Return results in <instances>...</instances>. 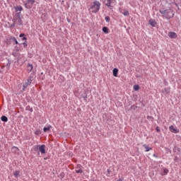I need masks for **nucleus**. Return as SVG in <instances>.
I'll list each match as a JSON object with an SVG mask.
<instances>
[{"label": "nucleus", "mask_w": 181, "mask_h": 181, "mask_svg": "<svg viewBox=\"0 0 181 181\" xmlns=\"http://www.w3.org/2000/svg\"><path fill=\"white\" fill-rule=\"evenodd\" d=\"M10 40H11V42H14L16 45L19 44V42H18V40H16V38L15 37H11L10 38Z\"/></svg>", "instance_id": "4468645a"}, {"label": "nucleus", "mask_w": 181, "mask_h": 181, "mask_svg": "<svg viewBox=\"0 0 181 181\" xmlns=\"http://www.w3.org/2000/svg\"><path fill=\"white\" fill-rule=\"evenodd\" d=\"M148 23H149V25H151L153 28H155V26H156V21L153 19H150L149 21H148Z\"/></svg>", "instance_id": "9d476101"}, {"label": "nucleus", "mask_w": 181, "mask_h": 181, "mask_svg": "<svg viewBox=\"0 0 181 181\" xmlns=\"http://www.w3.org/2000/svg\"><path fill=\"white\" fill-rule=\"evenodd\" d=\"M162 93H166L167 94H169V93H170V88H165L162 90Z\"/></svg>", "instance_id": "f8f14e48"}, {"label": "nucleus", "mask_w": 181, "mask_h": 181, "mask_svg": "<svg viewBox=\"0 0 181 181\" xmlns=\"http://www.w3.org/2000/svg\"><path fill=\"white\" fill-rule=\"evenodd\" d=\"M156 130L157 131V132H160V129H159V127H157L156 128Z\"/></svg>", "instance_id": "c85d7f7f"}, {"label": "nucleus", "mask_w": 181, "mask_h": 181, "mask_svg": "<svg viewBox=\"0 0 181 181\" xmlns=\"http://www.w3.org/2000/svg\"><path fill=\"white\" fill-rule=\"evenodd\" d=\"M1 119L4 122H8V117H6V116H1Z\"/></svg>", "instance_id": "6ab92c4d"}, {"label": "nucleus", "mask_w": 181, "mask_h": 181, "mask_svg": "<svg viewBox=\"0 0 181 181\" xmlns=\"http://www.w3.org/2000/svg\"><path fill=\"white\" fill-rule=\"evenodd\" d=\"M30 84H32V78H28L26 81L23 83V91H25V90H26V88H28V86H30Z\"/></svg>", "instance_id": "39448f33"}, {"label": "nucleus", "mask_w": 181, "mask_h": 181, "mask_svg": "<svg viewBox=\"0 0 181 181\" xmlns=\"http://www.w3.org/2000/svg\"><path fill=\"white\" fill-rule=\"evenodd\" d=\"M67 21H68V22H70V20L68 19Z\"/></svg>", "instance_id": "c9c22d12"}, {"label": "nucleus", "mask_w": 181, "mask_h": 181, "mask_svg": "<svg viewBox=\"0 0 181 181\" xmlns=\"http://www.w3.org/2000/svg\"><path fill=\"white\" fill-rule=\"evenodd\" d=\"M124 16H129V12L127 10H124V11L122 13Z\"/></svg>", "instance_id": "a211bd4d"}, {"label": "nucleus", "mask_w": 181, "mask_h": 181, "mask_svg": "<svg viewBox=\"0 0 181 181\" xmlns=\"http://www.w3.org/2000/svg\"><path fill=\"white\" fill-rule=\"evenodd\" d=\"M23 36H25V34L22 33V34H20L19 37H23Z\"/></svg>", "instance_id": "7c9ffc66"}, {"label": "nucleus", "mask_w": 181, "mask_h": 181, "mask_svg": "<svg viewBox=\"0 0 181 181\" xmlns=\"http://www.w3.org/2000/svg\"><path fill=\"white\" fill-rule=\"evenodd\" d=\"M105 21H106V22H110V16H106L105 18Z\"/></svg>", "instance_id": "bb28decb"}, {"label": "nucleus", "mask_w": 181, "mask_h": 181, "mask_svg": "<svg viewBox=\"0 0 181 181\" xmlns=\"http://www.w3.org/2000/svg\"><path fill=\"white\" fill-rule=\"evenodd\" d=\"M40 134H41V132L38 129V130H36L35 132V135H40Z\"/></svg>", "instance_id": "393cba45"}, {"label": "nucleus", "mask_w": 181, "mask_h": 181, "mask_svg": "<svg viewBox=\"0 0 181 181\" xmlns=\"http://www.w3.org/2000/svg\"><path fill=\"white\" fill-rule=\"evenodd\" d=\"M13 148H16V149L19 150V148H18V147H15V146H14V147H13Z\"/></svg>", "instance_id": "f704fd0d"}, {"label": "nucleus", "mask_w": 181, "mask_h": 181, "mask_svg": "<svg viewBox=\"0 0 181 181\" xmlns=\"http://www.w3.org/2000/svg\"><path fill=\"white\" fill-rule=\"evenodd\" d=\"M19 173L20 172L18 170H16L13 173V175L15 176V177H19Z\"/></svg>", "instance_id": "412c9836"}, {"label": "nucleus", "mask_w": 181, "mask_h": 181, "mask_svg": "<svg viewBox=\"0 0 181 181\" xmlns=\"http://www.w3.org/2000/svg\"><path fill=\"white\" fill-rule=\"evenodd\" d=\"M112 71L114 77H118V69L115 68Z\"/></svg>", "instance_id": "9b49d317"}, {"label": "nucleus", "mask_w": 181, "mask_h": 181, "mask_svg": "<svg viewBox=\"0 0 181 181\" xmlns=\"http://www.w3.org/2000/svg\"><path fill=\"white\" fill-rule=\"evenodd\" d=\"M134 91H138V90H139V85H134Z\"/></svg>", "instance_id": "5701e85b"}, {"label": "nucleus", "mask_w": 181, "mask_h": 181, "mask_svg": "<svg viewBox=\"0 0 181 181\" xmlns=\"http://www.w3.org/2000/svg\"><path fill=\"white\" fill-rule=\"evenodd\" d=\"M117 181H123L122 178H119V180H117Z\"/></svg>", "instance_id": "473e14b6"}, {"label": "nucleus", "mask_w": 181, "mask_h": 181, "mask_svg": "<svg viewBox=\"0 0 181 181\" xmlns=\"http://www.w3.org/2000/svg\"><path fill=\"white\" fill-rule=\"evenodd\" d=\"M28 40V38L26 37H24L22 38V40Z\"/></svg>", "instance_id": "2f4dec72"}, {"label": "nucleus", "mask_w": 181, "mask_h": 181, "mask_svg": "<svg viewBox=\"0 0 181 181\" xmlns=\"http://www.w3.org/2000/svg\"><path fill=\"white\" fill-rule=\"evenodd\" d=\"M169 129L170 132H173V134H177V132H179V131L176 129L173 125L170 126Z\"/></svg>", "instance_id": "6e6552de"}, {"label": "nucleus", "mask_w": 181, "mask_h": 181, "mask_svg": "<svg viewBox=\"0 0 181 181\" xmlns=\"http://www.w3.org/2000/svg\"><path fill=\"white\" fill-rule=\"evenodd\" d=\"M100 8H101V3L96 1L91 4L89 11H91L93 13H97L100 11Z\"/></svg>", "instance_id": "f03ea898"}, {"label": "nucleus", "mask_w": 181, "mask_h": 181, "mask_svg": "<svg viewBox=\"0 0 181 181\" xmlns=\"http://www.w3.org/2000/svg\"><path fill=\"white\" fill-rule=\"evenodd\" d=\"M103 32H104V33H108V28L107 27H103Z\"/></svg>", "instance_id": "4be33fe9"}, {"label": "nucleus", "mask_w": 181, "mask_h": 181, "mask_svg": "<svg viewBox=\"0 0 181 181\" xmlns=\"http://www.w3.org/2000/svg\"><path fill=\"white\" fill-rule=\"evenodd\" d=\"M14 23L17 25H22V19L21 18V13H17L13 18Z\"/></svg>", "instance_id": "7ed1b4c3"}, {"label": "nucleus", "mask_w": 181, "mask_h": 181, "mask_svg": "<svg viewBox=\"0 0 181 181\" xmlns=\"http://www.w3.org/2000/svg\"><path fill=\"white\" fill-rule=\"evenodd\" d=\"M24 47H28V42L25 41V42L23 43Z\"/></svg>", "instance_id": "cd10ccee"}, {"label": "nucleus", "mask_w": 181, "mask_h": 181, "mask_svg": "<svg viewBox=\"0 0 181 181\" xmlns=\"http://www.w3.org/2000/svg\"><path fill=\"white\" fill-rule=\"evenodd\" d=\"M168 36L170 39H176V37H177V35L175 32H169Z\"/></svg>", "instance_id": "0eeeda50"}, {"label": "nucleus", "mask_w": 181, "mask_h": 181, "mask_svg": "<svg viewBox=\"0 0 181 181\" xmlns=\"http://www.w3.org/2000/svg\"><path fill=\"white\" fill-rule=\"evenodd\" d=\"M107 3L106 4V6H108V8H111V5L112 4H115L116 0H107Z\"/></svg>", "instance_id": "1a4fd4ad"}, {"label": "nucleus", "mask_w": 181, "mask_h": 181, "mask_svg": "<svg viewBox=\"0 0 181 181\" xmlns=\"http://www.w3.org/2000/svg\"><path fill=\"white\" fill-rule=\"evenodd\" d=\"M39 151L42 154L46 153V146L44 144L40 145Z\"/></svg>", "instance_id": "423d86ee"}, {"label": "nucleus", "mask_w": 181, "mask_h": 181, "mask_svg": "<svg viewBox=\"0 0 181 181\" xmlns=\"http://www.w3.org/2000/svg\"><path fill=\"white\" fill-rule=\"evenodd\" d=\"M163 173L164 174H162L163 175L169 173V170H168L167 168H163Z\"/></svg>", "instance_id": "b1692460"}, {"label": "nucleus", "mask_w": 181, "mask_h": 181, "mask_svg": "<svg viewBox=\"0 0 181 181\" xmlns=\"http://www.w3.org/2000/svg\"><path fill=\"white\" fill-rule=\"evenodd\" d=\"M153 156H154L155 158H158V156H156V154H153Z\"/></svg>", "instance_id": "72a5a7b5"}, {"label": "nucleus", "mask_w": 181, "mask_h": 181, "mask_svg": "<svg viewBox=\"0 0 181 181\" xmlns=\"http://www.w3.org/2000/svg\"><path fill=\"white\" fill-rule=\"evenodd\" d=\"M40 145H35L33 147V151H35V152H37L39 151Z\"/></svg>", "instance_id": "dca6fc26"}, {"label": "nucleus", "mask_w": 181, "mask_h": 181, "mask_svg": "<svg viewBox=\"0 0 181 181\" xmlns=\"http://www.w3.org/2000/svg\"><path fill=\"white\" fill-rule=\"evenodd\" d=\"M159 12L164 16V18H165V19H170L175 16L173 10L170 8L166 10H160Z\"/></svg>", "instance_id": "f257e3e1"}, {"label": "nucleus", "mask_w": 181, "mask_h": 181, "mask_svg": "<svg viewBox=\"0 0 181 181\" xmlns=\"http://www.w3.org/2000/svg\"><path fill=\"white\" fill-rule=\"evenodd\" d=\"M16 12H21L23 9L22 6H18L14 8Z\"/></svg>", "instance_id": "ddd939ff"}, {"label": "nucleus", "mask_w": 181, "mask_h": 181, "mask_svg": "<svg viewBox=\"0 0 181 181\" xmlns=\"http://www.w3.org/2000/svg\"><path fill=\"white\" fill-rule=\"evenodd\" d=\"M147 119H153V117H151V116H148V117H147Z\"/></svg>", "instance_id": "c756f323"}, {"label": "nucleus", "mask_w": 181, "mask_h": 181, "mask_svg": "<svg viewBox=\"0 0 181 181\" xmlns=\"http://www.w3.org/2000/svg\"><path fill=\"white\" fill-rule=\"evenodd\" d=\"M144 146L146 148V152H149V151H152V148H149V146L146 145H144Z\"/></svg>", "instance_id": "aec40b11"}, {"label": "nucleus", "mask_w": 181, "mask_h": 181, "mask_svg": "<svg viewBox=\"0 0 181 181\" xmlns=\"http://www.w3.org/2000/svg\"><path fill=\"white\" fill-rule=\"evenodd\" d=\"M50 128H52V125H48L47 127H44L43 128L44 132H47V131H50Z\"/></svg>", "instance_id": "f3484780"}, {"label": "nucleus", "mask_w": 181, "mask_h": 181, "mask_svg": "<svg viewBox=\"0 0 181 181\" xmlns=\"http://www.w3.org/2000/svg\"><path fill=\"white\" fill-rule=\"evenodd\" d=\"M32 70H33V65L28 64V71L30 72V71H32Z\"/></svg>", "instance_id": "2eb2a0df"}, {"label": "nucleus", "mask_w": 181, "mask_h": 181, "mask_svg": "<svg viewBox=\"0 0 181 181\" xmlns=\"http://www.w3.org/2000/svg\"><path fill=\"white\" fill-rule=\"evenodd\" d=\"M33 4H35V0H25L24 2L25 7L27 8V9L32 8Z\"/></svg>", "instance_id": "20e7f679"}, {"label": "nucleus", "mask_w": 181, "mask_h": 181, "mask_svg": "<svg viewBox=\"0 0 181 181\" xmlns=\"http://www.w3.org/2000/svg\"><path fill=\"white\" fill-rule=\"evenodd\" d=\"M82 172H83V170H81V168L76 170V173H81Z\"/></svg>", "instance_id": "a878e982"}]
</instances>
